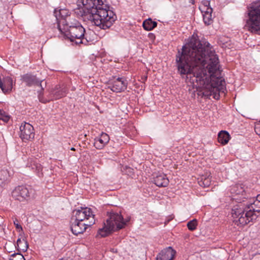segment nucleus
Listing matches in <instances>:
<instances>
[{"label":"nucleus","instance_id":"obj_33","mask_svg":"<svg viewBox=\"0 0 260 260\" xmlns=\"http://www.w3.org/2000/svg\"><path fill=\"white\" fill-rule=\"evenodd\" d=\"M254 131L256 134L260 136V124H258L255 126Z\"/></svg>","mask_w":260,"mask_h":260},{"label":"nucleus","instance_id":"obj_32","mask_svg":"<svg viewBox=\"0 0 260 260\" xmlns=\"http://www.w3.org/2000/svg\"><path fill=\"white\" fill-rule=\"evenodd\" d=\"M14 224L15 225L16 229L20 231H22V226L18 223V220L17 219L14 221Z\"/></svg>","mask_w":260,"mask_h":260},{"label":"nucleus","instance_id":"obj_5","mask_svg":"<svg viewBox=\"0 0 260 260\" xmlns=\"http://www.w3.org/2000/svg\"><path fill=\"white\" fill-rule=\"evenodd\" d=\"M232 216L235 218V224L244 226L256 219L257 216L247 208V204H240L234 206Z\"/></svg>","mask_w":260,"mask_h":260},{"label":"nucleus","instance_id":"obj_25","mask_svg":"<svg viewBox=\"0 0 260 260\" xmlns=\"http://www.w3.org/2000/svg\"><path fill=\"white\" fill-rule=\"evenodd\" d=\"M211 183V177L210 175L208 176H202L200 180L198 181L199 184L203 187H209Z\"/></svg>","mask_w":260,"mask_h":260},{"label":"nucleus","instance_id":"obj_10","mask_svg":"<svg viewBox=\"0 0 260 260\" xmlns=\"http://www.w3.org/2000/svg\"><path fill=\"white\" fill-rule=\"evenodd\" d=\"M63 27H61L59 23L57 24V28L60 32L64 34L68 30H71L72 28L82 26L80 22L75 19L69 17L68 18L64 19L61 22Z\"/></svg>","mask_w":260,"mask_h":260},{"label":"nucleus","instance_id":"obj_39","mask_svg":"<svg viewBox=\"0 0 260 260\" xmlns=\"http://www.w3.org/2000/svg\"><path fill=\"white\" fill-rule=\"evenodd\" d=\"M149 36H150V37H152V36H153V34H152V33H150V34H149Z\"/></svg>","mask_w":260,"mask_h":260},{"label":"nucleus","instance_id":"obj_14","mask_svg":"<svg viewBox=\"0 0 260 260\" xmlns=\"http://www.w3.org/2000/svg\"><path fill=\"white\" fill-rule=\"evenodd\" d=\"M176 251L171 247L162 250L156 257V260H172Z\"/></svg>","mask_w":260,"mask_h":260},{"label":"nucleus","instance_id":"obj_22","mask_svg":"<svg viewBox=\"0 0 260 260\" xmlns=\"http://www.w3.org/2000/svg\"><path fill=\"white\" fill-rule=\"evenodd\" d=\"M5 85L4 88H2V91L4 93H8L10 92L13 87V80L12 79L9 77H7L5 79L4 81Z\"/></svg>","mask_w":260,"mask_h":260},{"label":"nucleus","instance_id":"obj_12","mask_svg":"<svg viewBox=\"0 0 260 260\" xmlns=\"http://www.w3.org/2000/svg\"><path fill=\"white\" fill-rule=\"evenodd\" d=\"M21 79L28 87L36 85L41 87L42 90H44L41 84L43 80L38 79L36 76L31 74H26L21 76Z\"/></svg>","mask_w":260,"mask_h":260},{"label":"nucleus","instance_id":"obj_16","mask_svg":"<svg viewBox=\"0 0 260 260\" xmlns=\"http://www.w3.org/2000/svg\"><path fill=\"white\" fill-rule=\"evenodd\" d=\"M68 93V88L64 85H58L55 86L51 91V93L55 100L59 99L65 96Z\"/></svg>","mask_w":260,"mask_h":260},{"label":"nucleus","instance_id":"obj_40","mask_svg":"<svg viewBox=\"0 0 260 260\" xmlns=\"http://www.w3.org/2000/svg\"><path fill=\"white\" fill-rule=\"evenodd\" d=\"M149 36H150V37H152V36H153V34H152V33H150V34H149Z\"/></svg>","mask_w":260,"mask_h":260},{"label":"nucleus","instance_id":"obj_11","mask_svg":"<svg viewBox=\"0 0 260 260\" xmlns=\"http://www.w3.org/2000/svg\"><path fill=\"white\" fill-rule=\"evenodd\" d=\"M12 197L15 200L24 201L29 197L28 190L25 186H18L12 192Z\"/></svg>","mask_w":260,"mask_h":260},{"label":"nucleus","instance_id":"obj_17","mask_svg":"<svg viewBox=\"0 0 260 260\" xmlns=\"http://www.w3.org/2000/svg\"><path fill=\"white\" fill-rule=\"evenodd\" d=\"M153 183L159 187H166L169 183V180L166 175L160 173L157 174L153 177Z\"/></svg>","mask_w":260,"mask_h":260},{"label":"nucleus","instance_id":"obj_4","mask_svg":"<svg viewBox=\"0 0 260 260\" xmlns=\"http://www.w3.org/2000/svg\"><path fill=\"white\" fill-rule=\"evenodd\" d=\"M247 26L252 33L260 35V1L252 3L248 8Z\"/></svg>","mask_w":260,"mask_h":260},{"label":"nucleus","instance_id":"obj_43","mask_svg":"<svg viewBox=\"0 0 260 260\" xmlns=\"http://www.w3.org/2000/svg\"><path fill=\"white\" fill-rule=\"evenodd\" d=\"M240 192V191H239V192H237V194H239Z\"/></svg>","mask_w":260,"mask_h":260},{"label":"nucleus","instance_id":"obj_15","mask_svg":"<svg viewBox=\"0 0 260 260\" xmlns=\"http://www.w3.org/2000/svg\"><path fill=\"white\" fill-rule=\"evenodd\" d=\"M110 137L106 133H102L100 137L94 139V146L97 149H102L109 142Z\"/></svg>","mask_w":260,"mask_h":260},{"label":"nucleus","instance_id":"obj_36","mask_svg":"<svg viewBox=\"0 0 260 260\" xmlns=\"http://www.w3.org/2000/svg\"><path fill=\"white\" fill-rule=\"evenodd\" d=\"M60 260H73V259H71L70 258H63L60 259Z\"/></svg>","mask_w":260,"mask_h":260},{"label":"nucleus","instance_id":"obj_20","mask_svg":"<svg viewBox=\"0 0 260 260\" xmlns=\"http://www.w3.org/2000/svg\"><path fill=\"white\" fill-rule=\"evenodd\" d=\"M157 22L153 21L150 18L144 20L143 22V27L144 29L147 31L152 30L157 26Z\"/></svg>","mask_w":260,"mask_h":260},{"label":"nucleus","instance_id":"obj_19","mask_svg":"<svg viewBox=\"0 0 260 260\" xmlns=\"http://www.w3.org/2000/svg\"><path fill=\"white\" fill-rule=\"evenodd\" d=\"M69 13V10L66 9H60L59 11H57V9H55L54 11V15L57 20L58 19V16L60 17L62 19L60 21V23H61L64 19H67L70 17Z\"/></svg>","mask_w":260,"mask_h":260},{"label":"nucleus","instance_id":"obj_34","mask_svg":"<svg viewBox=\"0 0 260 260\" xmlns=\"http://www.w3.org/2000/svg\"><path fill=\"white\" fill-rule=\"evenodd\" d=\"M202 6L206 7H211L210 6V2L207 0H204L202 1Z\"/></svg>","mask_w":260,"mask_h":260},{"label":"nucleus","instance_id":"obj_2","mask_svg":"<svg viewBox=\"0 0 260 260\" xmlns=\"http://www.w3.org/2000/svg\"><path fill=\"white\" fill-rule=\"evenodd\" d=\"M106 0H77L75 12L103 29L109 28L117 19L116 14L105 4Z\"/></svg>","mask_w":260,"mask_h":260},{"label":"nucleus","instance_id":"obj_1","mask_svg":"<svg viewBox=\"0 0 260 260\" xmlns=\"http://www.w3.org/2000/svg\"><path fill=\"white\" fill-rule=\"evenodd\" d=\"M210 43L205 39L200 40L192 36L189 42L178 50L176 55L177 72L182 78L196 82L204 91L203 95L218 100L219 92L225 89L224 79L218 72L219 59L211 50Z\"/></svg>","mask_w":260,"mask_h":260},{"label":"nucleus","instance_id":"obj_26","mask_svg":"<svg viewBox=\"0 0 260 260\" xmlns=\"http://www.w3.org/2000/svg\"><path fill=\"white\" fill-rule=\"evenodd\" d=\"M207 10H208L206 11V13L203 14V20L206 25H210L212 22V13L213 10L212 8H207Z\"/></svg>","mask_w":260,"mask_h":260},{"label":"nucleus","instance_id":"obj_29","mask_svg":"<svg viewBox=\"0 0 260 260\" xmlns=\"http://www.w3.org/2000/svg\"><path fill=\"white\" fill-rule=\"evenodd\" d=\"M9 119L10 116L4 111L0 110V119L7 122L9 121Z\"/></svg>","mask_w":260,"mask_h":260},{"label":"nucleus","instance_id":"obj_21","mask_svg":"<svg viewBox=\"0 0 260 260\" xmlns=\"http://www.w3.org/2000/svg\"><path fill=\"white\" fill-rule=\"evenodd\" d=\"M230 139L229 133L225 131H220L218 135V142L222 145L226 144Z\"/></svg>","mask_w":260,"mask_h":260},{"label":"nucleus","instance_id":"obj_35","mask_svg":"<svg viewBox=\"0 0 260 260\" xmlns=\"http://www.w3.org/2000/svg\"><path fill=\"white\" fill-rule=\"evenodd\" d=\"M207 8H212L211 7H203L201 6L200 7V9L201 10L202 14L203 15L204 13H206V11H207L208 10H207Z\"/></svg>","mask_w":260,"mask_h":260},{"label":"nucleus","instance_id":"obj_37","mask_svg":"<svg viewBox=\"0 0 260 260\" xmlns=\"http://www.w3.org/2000/svg\"><path fill=\"white\" fill-rule=\"evenodd\" d=\"M190 3H191L192 4H194V0H191V1H190Z\"/></svg>","mask_w":260,"mask_h":260},{"label":"nucleus","instance_id":"obj_9","mask_svg":"<svg viewBox=\"0 0 260 260\" xmlns=\"http://www.w3.org/2000/svg\"><path fill=\"white\" fill-rule=\"evenodd\" d=\"M34 127L29 123L24 122L20 126V138L23 141L33 139L35 137Z\"/></svg>","mask_w":260,"mask_h":260},{"label":"nucleus","instance_id":"obj_38","mask_svg":"<svg viewBox=\"0 0 260 260\" xmlns=\"http://www.w3.org/2000/svg\"><path fill=\"white\" fill-rule=\"evenodd\" d=\"M71 150H73V151H75V148H74V147H72V148H71Z\"/></svg>","mask_w":260,"mask_h":260},{"label":"nucleus","instance_id":"obj_8","mask_svg":"<svg viewBox=\"0 0 260 260\" xmlns=\"http://www.w3.org/2000/svg\"><path fill=\"white\" fill-rule=\"evenodd\" d=\"M70 228L72 233L78 235L83 233L88 227L91 226L95 223V220H91L89 222H80L76 220H71Z\"/></svg>","mask_w":260,"mask_h":260},{"label":"nucleus","instance_id":"obj_31","mask_svg":"<svg viewBox=\"0 0 260 260\" xmlns=\"http://www.w3.org/2000/svg\"><path fill=\"white\" fill-rule=\"evenodd\" d=\"M43 91V90H42L41 89V90L40 91H38V98H39L40 102L43 103H46L47 102V101L44 99Z\"/></svg>","mask_w":260,"mask_h":260},{"label":"nucleus","instance_id":"obj_3","mask_svg":"<svg viewBox=\"0 0 260 260\" xmlns=\"http://www.w3.org/2000/svg\"><path fill=\"white\" fill-rule=\"evenodd\" d=\"M107 215L109 217L106 220V223H104V226L98 230V234L102 237L108 236L113 232L123 229L131 218L128 217L125 221L120 214L113 211L108 212Z\"/></svg>","mask_w":260,"mask_h":260},{"label":"nucleus","instance_id":"obj_18","mask_svg":"<svg viewBox=\"0 0 260 260\" xmlns=\"http://www.w3.org/2000/svg\"><path fill=\"white\" fill-rule=\"evenodd\" d=\"M9 172L6 169L0 170V187H3L10 179Z\"/></svg>","mask_w":260,"mask_h":260},{"label":"nucleus","instance_id":"obj_6","mask_svg":"<svg viewBox=\"0 0 260 260\" xmlns=\"http://www.w3.org/2000/svg\"><path fill=\"white\" fill-rule=\"evenodd\" d=\"M85 29L83 26H80L76 28H72L71 30H68L64 36L69 39L71 42H75L76 44H84L86 45L88 41L85 35Z\"/></svg>","mask_w":260,"mask_h":260},{"label":"nucleus","instance_id":"obj_30","mask_svg":"<svg viewBox=\"0 0 260 260\" xmlns=\"http://www.w3.org/2000/svg\"><path fill=\"white\" fill-rule=\"evenodd\" d=\"M12 256L13 258H10V260H25L23 255L19 253H14Z\"/></svg>","mask_w":260,"mask_h":260},{"label":"nucleus","instance_id":"obj_28","mask_svg":"<svg viewBox=\"0 0 260 260\" xmlns=\"http://www.w3.org/2000/svg\"><path fill=\"white\" fill-rule=\"evenodd\" d=\"M197 220L196 219L189 221L187 224V226L188 230L191 231L195 230L197 229Z\"/></svg>","mask_w":260,"mask_h":260},{"label":"nucleus","instance_id":"obj_23","mask_svg":"<svg viewBox=\"0 0 260 260\" xmlns=\"http://www.w3.org/2000/svg\"><path fill=\"white\" fill-rule=\"evenodd\" d=\"M28 246L27 242L24 239H23L22 240L20 238L17 239V246L16 247L17 248V250L19 251H26L28 248Z\"/></svg>","mask_w":260,"mask_h":260},{"label":"nucleus","instance_id":"obj_7","mask_svg":"<svg viewBox=\"0 0 260 260\" xmlns=\"http://www.w3.org/2000/svg\"><path fill=\"white\" fill-rule=\"evenodd\" d=\"M94 215L92 214L90 208L81 207L80 209H75L73 211L72 220H76L80 222H87V220L91 218L94 220Z\"/></svg>","mask_w":260,"mask_h":260},{"label":"nucleus","instance_id":"obj_42","mask_svg":"<svg viewBox=\"0 0 260 260\" xmlns=\"http://www.w3.org/2000/svg\"><path fill=\"white\" fill-rule=\"evenodd\" d=\"M147 77H145V78H144V79H145V80L147 79Z\"/></svg>","mask_w":260,"mask_h":260},{"label":"nucleus","instance_id":"obj_24","mask_svg":"<svg viewBox=\"0 0 260 260\" xmlns=\"http://www.w3.org/2000/svg\"><path fill=\"white\" fill-rule=\"evenodd\" d=\"M247 208L251 210L253 214H255V212H260V201L254 200L253 203L247 204Z\"/></svg>","mask_w":260,"mask_h":260},{"label":"nucleus","instance_id":"obj_13","mask_svg":"<svg viewBox=\"0 0 260 260\" xmlns=\"http://www.w3.org/2000/svg\"><path fill=\"white\" fill-rule=\"evenodd\" d=\"M112 86L109 88L113 92H120L126 89L127 82L122 78L118 77L112 82Z\"/></svg>","mask_w":260,"mask_h":260},{"label":"nucleus","instance_id":"obj_41","mask_svg":"<svg viewBox=\"0 0 260 260\" xmlns=\"http://www.w3.org/2000/svg\"><path fill=\"white\" fill-rule=\"evenodd\" d=\"M147 77H145V78H144V79H145V80L147 79Z\"/></svg>","mask_w":260,"mask_h":260},{"label":"nucleus","instance_id":"obj_27","mask_svg":"<svg viewBox=\"0 0 260 260\" xmlns=\"http://www.w3.org/2000/svg\"><path fill=\"white\" fill-rule=\"evenodd\" d=\"M31 168L32 169L35 170L38 177L41 178L43 176V173L42 172L43 167L41 164L35 162L31 165Z\"/></svg>","mask_w":260,"mask_h":260}]
</instances>
